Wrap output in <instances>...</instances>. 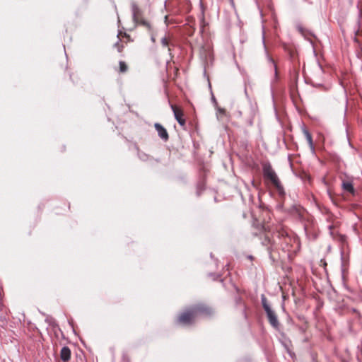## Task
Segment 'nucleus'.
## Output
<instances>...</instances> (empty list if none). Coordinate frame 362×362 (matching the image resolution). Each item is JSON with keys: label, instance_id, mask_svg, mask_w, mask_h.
<instances>
[{"label": "nucleus", "instance_id": "obj_1", "mask_svg": "<svg viewBox=\"0 0 362 362\" xmlns=\"http://www.w3.org/2000/svg\"><path fill=\"white\" fill-rule=\"evenodd\" d=\"M207 309L203 307H196L190 311L183 313L179 317V322L183 325H189L201 313H204Z\"/></svg>", "mask_w": 362, "mask_h": 362}, {"label": "nucleus", "instance_id": "obj_2", "mask_svg": "<svg viewBox=\"0 0 362 362\" xmlns=\"http://www.w3.org/2000/svg\"><path fill=\"white\" fill-rule=\"evenodd\" d=\"M264 175L266 178L269 179L274 186L278 188L280 187L279 178L270 165L264 167Z\"/></svg>", "mask_w": 362, "mask_h": 362}, {"label": "nucleus", "instance_id": "obj_3", "mask_svg": "<svg viewBox=\"0 0 362 362\" xmlns=\"http://www.w3.org/2000/svg\"><path fill=\"white\" fill-rule=\"evenodd\" d=\"M171 108H172V110L173 111L176 120L178 122V123L181 126L185 125V119L183 118L182 110L180 107H177L176 105H171Z\"/></svg>", "mask_w": 362, "mask_h": 362}, {"label": "nucleus", "instance_id": "obj_4", "mask_svg": "<svg viewBox=\"0 0 362 362\" xmlns=\"http://www.w3.org/2000/svg\"><path fill=\"white\" fill-rule=\"evenodd\" d=\"M61 359L64 362H67L71 358V350L67 346H64L60 351Z\"/></svg>", "mask_w": 362, "mask_h": 362}, {"label": "nucleus", "instance_id": "obj_5", "mask_svg": "<svg viewBox=\"0 0 362 362\" xmlns=\"http://www.w3.org/2000/svg\"><path fill=\"white\" fill-rule=\"evenodd\" d=\"M155 128L157 130L158 134L161 139L164 140H167L168 139V132L162 125L156 123L155 124Z\"/></svg>", "mask_w": 362, "mask_h": 362}, {"label": "nucleus", "instance_id": "obj_6", "mask_svg": "<svg viewBox=\"0 0 362 362\" xmlns=\"http://www.w3.org/2000/svg\"><path fill=\"white\" fill-rule=\"evenodd\" d=\"M266 313H267V317H268L270 324L274 327H277L279 322H278V320H277V317H276L274 312L272 310H267V312H266Z\"/></svg>", "mask_w": 362, "mask_h": 362}, {"label": "nucleus", "instance_id": "obj_7", "mask_svg": "<svg viewBox=\"0 0 362 362\" xmlns=\"http://www.w3.org/2000/svg\"><path fill=\"white\" fill-rule=\"evenodd\" d=\"M342 187L344 190L349 192H354V187L351 182H344L342 183Z\"/></svg>", "mask_w": 362, "mask_h": 362}, {"label": "nucleus", "instance_id": "obj_8", "mask_svg": "<svg viewBox=\"0 0 362 362\" xmlns=\"http://www.w3.org/2000/svg\"><path fill=\"white\" fill-rule=\"evenodd\" d=\"M303 131L304 135H305L309 145L310 146V147L313 148V139H312L311 134L309 133V132L306 129H303Z\"/></svg>", "mask_w": 362, "mask_h": 362}, {"label": "nucleus", "instance_id": "obj_9", "mask_svg": "<svg viewBox=\"0 0 362 362\" xmlns=\"http://www.w3.org/2000/svg\"><path fill=\"white\" fill-rule=\"evenodd\" d=\"M262 303L263 308L266 312H267V310H272L269 305H268L267 299L264 296H262Z\"/></svg>", "mask_w": 362, "mask_h": 362}, {"label": "nucleus", "instance_id": "obj_10", "mask_svg": "<svg viewBox=\"0 0 362 362\" xmlns=\"http://www.w3.org/2000/svg\"><path fill=\"white\" fill-rule=\"evenodd\" d=\"M127 70V66L125 64L124 62L120 61L119 62V71L121 72H125Z\"/></svg>", "mask_w": 362, "mask_h": 362}, {"label": "nucleus", "instance_id": "obj_11", "mask_svg": "<svg viewBox=\"0 0 362 362\" xmlns=\"http://www.w3.org/2000/svg\"><path fill=\"white\" fill-rule=\"evenodd\" d=\"M161 42L164 47H167L169 45V40L167 37H164L162 38Z\"/></svg>", "mask_w": 362, "mask_h": 362}, {"label": "nucleus", "instance_id": "obj_12", "mask_svg": "<svg viewBox=\"0 0 362 362\" xmlns=\"http://www.w3.org/2000/svg\"><path fill=\"white\" fill-rule=\"evenodd\" d=\"M220 112H224V111L223 110H220Z\"/></svg>", "mask_w": 362, "mask_h": 362}]
</instances>
